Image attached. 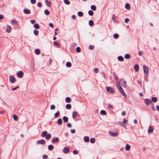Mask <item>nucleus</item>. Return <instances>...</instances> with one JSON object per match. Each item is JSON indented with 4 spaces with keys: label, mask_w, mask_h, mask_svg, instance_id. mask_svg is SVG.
Here are the masks:
<instances>
[{
    "label": "nucleus",
    "mask_w": 159,
    "mask_h": 159,
    "mask_svg": "<svg viewBox=\"0 0 159 159\" xmlns=\"http://www.w3.org/2000/svg\"><path fill=\"white\" fill-rule=\"evenodd\" d=\"M91 9L93 11H95L96 9V7L95 5H92L91 7Z\"/></svg>",
    "instance_id": "f704fd0d"
},
{
    "label": "nucleus",
    "mask_w": 159,
    "mask_h": 159,
    "mask_svg": "<svg viewBox=\"0 0 159 159\" xmlns=\"http://www.w3.org/2000/svg\"><path fill=\"white\" fill-rule=\"evenodd\" d=\"M67 126L69 128H70L71 127V125L70 123H68L67 124Z\"/></svg>",
    "instance_id": "bf43d9fd"
},
{
    "label": "nucleus",
    "mask_w": 159,
    "mask_h": 159,
    "mask_svg": "<svg viewBox=\"0 0 159 159\" xmlns=\"http://www.w3.org/2000/svg\"><path fill=\"white\" fill-rule=\"evenodd\" d=\"M143 52L141 51H140L139 52V56H142L143 55Z\"/></svg>",
    "instance_id": "774afa93"
},
{
    "label": "nucleus",
    "mask_w": 159,
    "mask_h": 159,
    "mask_svg": "<svg viewBox=\"0 0 159 159\" xmlns=\"http://www.w3.org/2000/svg\"><path fill=\"white\" fill-rule=\"evenodd\" d=\"M127 121V120L125 118L123 120V123L124 124L126 123Z\"/></svg>",
    "instance_id": "69168bd1"
},
{
    "label": "nucleus",
    "mask_w": 159,
    "mask_h": 159,
    "mask_svg": "<svg viewBox=\"0 0 159 159\" xmlns=\"http://www.w3.org/2000/svg\"><path fill=\"white\" fill-rule=\"evenodd\" d=\"M30 22L32 24H34L35 22V20H30Z\"/></svg>",
    "instance_id": "338daca9"
},
{
    "label": "nucleus",
    "mask_w": 159,
    "mask_h": 159,
    "mask_svg": "<svg viewBox=\"0 0 159 159\" xmlns=\"http://www.w3.org/2000/svg\"><path fill=\"white\" fill-rule=\"evenodd\" d=\"M88 13L90 16H92L93 14V12L91 10H89L88 11Z\"/></svg>",
    "instance_id": "ea45409f"
},
{
    "label": "nucleus",
    "mask_w": 159,
    "mask_h": 159,
    "mask_svg": "<svg viewBox=\"0 0 159 159\" xmlns=\"http://www.w3.org/2000/svg\"><path fill=\"white\" fill-rule=\"evenodd\" d=\"M60 115V112L59 111H57V112L54 114V117L55 118L57 117H58Z\"/></svg>",
    "instance_id": "412c9836"
},
{
    "label": "nucleus",
    "mask_w": 159,
    "mask_h": 159,
    "mask_svg": "<svg viewBox=\"0 0 159 159\" xmlns=\"http://www.w3.org/2000/svg\"><path fill=\"white\" fill-rule=\"evenodd\" d=\"M100 114L102 115H105L106 114V113L105 111L104 110H102L100 111Z\"/></svg>",
    "instance_id": "a19ab883"
},
{
    "label": "nucleus",
    "mask_w": 159,
    "mask_h": 159,
    "mask_svg": "<svg viewBox=\"0 0 159 159\" xmlns=\"http://www.w3.org/2000/svg\"><path fill=\"white\" fill-rule=\"evenodd\" d=\"M113 37L115 39H117L119 37V35L117 34H114Z\"/></svg>",
    "instance_id": "49530a36"
},
{
    "label": "nucleus",
    "mask_w": 159,
    "mask_h": 159,
    "mask_svg": "<svg viewBox=\"0 0 159 159\" xmlns=\"http://www.w3.org/2000/svg\"><path fill=\"white\" fill-rule=\"evenodd\" d=\"M53 44L55 45H56L57 46H58L59 45L58 43L56 42V41H55L54 42Z\"/></svg>",
    "instance_id": "13d9d810"
},
{
    "label": "nucleus",
    "mask_w": 159,
    "mask_h": 159,
    "mask_svg": "<svg viewBox=\"0 0 159 159\" xmlns=\"http://www.w3.org/2000/svg\"><path fill=\"white\" fill-rule=\"evenodd\" d=\"M94 71L96 73H97L98 72V69L97 68H95L94 69Z\"/></svg>",
    "instance_id": "0e129e2a"
},
{
    "label": "nucleus",
    "mask_w": 159,
    "mask_h": 159,
    "mask_svg": "<svg viewBox=\"0 0 159 159\" xmlns=\"http://www.w3.org/2000/svg\"><path fill=\"white\" fill-rule=\"evenodd\" d=\"M76 51L77 52H79L80 51V48L79 47H77L76 48Z\"/></svg>",
    "instance_id": "09e8293b"
},
{
    "label": "nucleus",
    "mask_w": 159,
    "mask_h": 159,
    "mask_svg": "<svg viewBox=\"0 0 159 159\" xmlns=\"http://www.w3.org/2000/svg\"><path fill=\"white\" fill-rule=\"evenodd\" d=\"M145 103L147 105H148L150 103H152L151 101H149L148 99H146L145 100Z\"/></svg>",
    "instance_id": "9b49d317"
},
{
    "label": "nucleus",
    "mask_w": 159,
    "mask_h": 159,
    "mask_svg": "<svg viewBox=\"0 0 159 159\" xmlns=\"http://www.w3.org/2000/svg\"><path fill=\"white\" fill-rule=\"evenodd\" d=\"M45 1L47 5L49 7H50L51 4V2L48 1V0H45Z\"/></svg>",
    "instance_id": "5701e85b"
},
{
    "label": "nucleus",
    "mask_w": 159,
    "mask_h": 159,
    "mask_svg": "<svg viewBox=\"0 0 159 159\" xmlns=\"http://www.w3.org/2000/svg\"><path fill=\"white\" fill-rule=\"evenodd\" d=\"M152 101L153 102H156L157 101V98L156 97H153L152 98Z\"/></svg>",
    "instance_id": "4c0bfd02"
},
{
    "label": "nucleus",
    "mask_w": 159,
    "mask_h": 159,
    "mask_svg": "<svg viewBox=\"0 0 159 159\" xmlns=\"http://www.w3.org/2000/svg\"><path fill=\"white\" fill-rule=\"evenodd\" d=\"M89 25L90 26H93V22L92 20H90L89 21Z\"/></svg>",
    "instance_id": "72a5a7b5"
},
{
    "label": "nucleus",
    "mask_w": 159,
    "mask_h": 159,
    "mask_svg": "<svg viewBox=\"0 0 159 159\" xmlns=\"http://www.w3.org/2000/svg\"><path fill=\"white\" fill-rule=\"evenodd\" d=\"M63 120L65 122H67L68 120V117L66 116H64L63 117Z\"/></svg>",
    "instance_id": "a878e982"
},
{
    "label": "nucleus",
    "mask_w": 159,
    "mask_h": 159,
    "mask_svg": "<svg viewBox=\"0 0 159 159\" xmlns=\"http://www.w3.org/2000/svg\"><path fill=\"white\" fill-rule=\"evenodd\" d=\"M44 13H45V14L47 15H49L50 14V12L49 11H48V10H47V9L45 10Z\"/></svg>",
    "instance_id": "37998d69"
},
{
    "label": "nucleus",
    "mask_w": 159,
    "mask_h": 159,
    "mask_svg": "<svg viewBox=\"0 0 159 159\" xmlns=\"http://www.w3.org/2000/svg\"><path fill=\"white\" fill-rule=\"evenodd\" d=\"M135 70L136 71H138L139 70V67L138 64L135 65L134 67Z\"/></svg>",
    "instance_id": "b1692460"
},
{
    "label": "nucleus",
    "mask_w": 159,
    "mask_h": 159,
    "mask_svg": "<svg viewBox=\"0 0 159 159\" xmlns=\"http://www.w3.org/2000/svg\"><path fill=\"white\" fill-rule=\"evenodd\" d=\"M69 151V148L68 147H65L63 149V152L65 153H67Z\"/></svg>",
    "instance_id": "4468645a"
},
{
    "label": "nucleus",
    "mask_w": 159,
    "mask_h": 159,
    "mask_svg": "<svg viewBox=\"0 0 159 159\" xmlns=\"http://www.w3.org/2000/svg\"><path fill=\"white\" fill-rule=\"evenodd\" d=\"M30 2L32 4H34L36 3V0H30Z\"/></svg>",
    "instance_id": "603ef678"
},
{
    "label": "nucleus",
    "mask_w": 159,
    "mask_h": 159,
    "mask_svg": "<svg viewBox=\"0 0 159 159\" xmlns=\"http://www.w3.org/2000/svg\"><path fill=\"white\" fill-rule=\"evenodd\" d=\"M45 141L43 139H41V140H39L37 141V143L38 144H44L45 143Z\"/></svg>",
    "instance_id": "0eeeda50"
},
{
    "label": "nucleus",
    "mask_w": 159,
    "mask_h": 159,
    "mask_svg": "<svg viewBox=\"0 0 159 159\" xmlns=\"http://www.w3.org/2000/svg\"><path fill=\"white\" fill-rule=\"evenodd\" d=\"M120 92L122 95L125 97L126 96V94L125 93L124 90L122 89V88L118 90Z\"/></svg>",
    "instance_id": "6e6552de"
},
{
    "label": "nucleus",
    "mask_w": 159,
    "mask_h": 159,
    "mask_svg": "<svg viewBox=\"0 0 159 159\" xmlns=\"http://www.w3.org/2000/svg\"><path fill=\"white\" fill-rule=\"evenodd\" d=\"M47 132L46 131H43L42 134V136L43 137H45L47 134Z\"/></svg>",
    "instance_id": "4be33fe9"
},
{
    "label": "nucleus",
    "mask_w": 159,
    "mask_h": 159,
    "mask_svg": "<svg viewBox=\"0 0 159 159\" xmlns=\"http://www.w3.org/2000/svg\"><path fill=\"white\" fill-rule=\"evenodd\" d=\"M19 87L18 86H16L15 88H13L12 89V90L13 91L16 90Z\"/></svg>",
    "instance_id": "052dcab7"
},
{
    "label": "nucleus",
    "mask_w": 159,
    "mask_h": 159,
    "mask_svg": "<svg viewBox=\"0 0 159 159\" xmlns=\"http://www.w3.org/2000/svg\"><path fill=\"white\" fill-rule=\"evenodd\" d=\"M12 24L13 25L16 24V25H18V24L17 22V21L15 20H12L11 21Z\"/></svg>",
    "instance_id": "c85d7f7f"
},
{
    "label": "nucleus",
    "mask_w": 159,
    "mask_h": 159,
    "mask_svg": "<svg viewBox=\"0 0 159 159\" xmlns=\"http://www.w3.org/2000/svg\"><path fill=\"white\" fill-rule=\"evenodd\" d=\"M153 131V128L151 126H150L148 130V132L149 134L152 133Z\"/></svg>",
    "instance_id": "39448f33"
},
{
    "label": "nucleus",
    "mask_w": 159,
    "mask_h": 159,
    "mask_svg": "<svg viewBox=\"0 0 159 159\" xmlns=\"http://www.w3.org/2000/svg\"><path fill=\"white\" fill-rule=\"evenodd\" d=\"M118 60L120 61H122L124 60L123 57L121 56H119L118 57Z\"/></svg>",
    "instance_id": "7c9ffc66"
},
{
    "label": "nucleus",
    "mask_w": 159,
    "mask_h": 159,
    "mask_svg": "<svg viewBox=\"0 0 159 159\" xmlns=\"http://www.w3.org/2000/svg\"><path fill=\"white\" fill-rule=\"evenodd\" d=\"M13 118L15 120H17L18 119V117L16 115H14L13 116Z\"/></svg>",
    "instance_id": "79ce46f5"
},
{
    "label": "nucleus",
    "mask_w": 159,
    "mask_h": 159,
    "mask_svg": "<svg viewBox=\"0 0 159 159\" xmlns=\"http://www.w3.org/2000/svg\"><path fill=\"white\" fill-rule=\"evenodd\" d=\"M55 107L54 105H51V106L50 107V108L51 110H53L55 109Z\"/></svg>",
    "instance_id": "8fccbe9b"
},
{
    "label": "nucleus",
    "mask_w": 159,
    "mask_h": 159,
    "mask_svg": "<svg viewBox=\"0 0 159 159\" xmlns=\"http://www.w3.org/2000/svg\"><path fill=\"white\" fill-rule=\"evenodd\" d=\"M51 134H48L46 136V138L47 139H49L51 138Z\"/></svg>",
    "instance_id": "2f4dec72"
},
{
    "label": "nucleus",
    "mask_w": 159,
    "mask_h": 159,
    "mask_svg": "<svg viewBox=\"0 0 159 159\" xmlns=\"http://www.w3.org/2000/svg\"><path fill=\"white\" fill-rule=\"evenodd\" d=\"M66 109H70L71 108V105L70 104H66Z\"/></svg>",
    "instance_id": "473e14b6"
},
{
    "label": "nucleus",
    "mask_w": 159,
    "mask_h": 159,
    "mask_svg": "<svg viewBox=\"0 0 159 159\" xmlns=\"http://www.w3.org/2000/svg\"><path fill=\"white\" fill-rule=\"evenodd\" d=\"M108 107L109 109H111L113 107L110 104H109L108 106Z\"/></svg>",
    "instance_id": "864d4df0"
},
{
    "label": "nucleus",
    "mask_w": 159,
    "mask_h": 159,
    "mask_svg": "<svg viewBox=\"0 0 159 159\" xmlns=\"http://www.w3.org/2000/svg\"><path fill=\"white\" fill-rule=\"evenodd\" d=\"M34 27L36 29H38L39 28V24H35L34 25Z\"/></svg>",
    "instance_id": "e433bc0d"
},
{
    "label": "nucleus",
    "mask_w": 159,
    "mask_h": 159,
    "mask_svg": "<svg viewBox=\"0 0 159 159\" xmlns=\"http://www.w3.org/2000/svg\"><path fill=\"white\" fill-rule=\"evenodd\" d=\"M70 131L72 134L75 133V129H71L70 130Z\"/></svg>",
    "instance_id": "e2e57ef3"
},
{
    "label": "nucleus",
    "mask_w": 159,
    "mask_h": 159,
    "mask_svg": "<svg viewBox=\"0 0 159 159\" xmlns=\"http://www.w3.org/2000/svg\"><path fill=\"white\" fill-rule=\"evenodd\" d=\"M125 8L128 10H129L130 9V6L128 3H127L125 5Z\"/></svg>",
    "instance_id": "cd10ccee"
},
{
    "label": "nucleus",
    "mask_w": 159,
    "mask_h": 159,
    "mask_svg": "<svg viewBox=\"0 0 159 159\" xmlns=\"http://www.w3.org/2000/svg\"><path fill=\"white\" fill-rule=\"evenodd\" d=\"M66 66L67 67H70L71 66V64L70 62H68L66 63Z\"/></svg>",
    "instance_id": "c9c22d12"
},
{
    "label": "nucleus",
    "mask_w": 159,
    "mask_h": 159,
    "mask_svg": "<svg viewBox=\"0 0 159 159\" xmlns=\"http://www.w3.org/2000/svg\"><path fill=\"white\" fill-rule=\"evenodd\" d=\"M48 149L49 150H52L53 149V146L52 145H50L48 146Z\"/></svg>",
    "instance_id": "bb28decb"
},
{
    "label": "nucleus",
    "mask_w": 159,
    "mask_h": 159,
    "mask_svg": "<svg viewBox=\"0 0 159 159\" xmlns=\"http://www.w3.org/2000/svg\"><path fill=\"white\" fill-rule=\"evenodd\" d=\"M129 21V20L128 18H126L125 19V23H127Z\"/></svg>",
    "instance_id": "680f3d73"
},
{
    "label": "nucleus",
    "mask_w": 159,
    "mask_h": 159,
    "mask_svg": "<svg viewBox=\"0 0 159 159\" xmlns=\"http://www.w3.org/2000/svg\"><path fill=\"white\" fill-rule=\"evenodd\" d=\"M109 134L110 135L112 136H116L118 135V133H114L112 132H109Z\"/></svg>",
    "instance_id": "9d476101"
},
{
    "label": "nucleus",
    "mask_w": 159,
    "mask_h": 159,
    "mask_svg": "<svg viewBox=\"0 0 159 159\" xmlns=\"http://www.w3.org/2000/svg\"><path fill=\"white\" fill-rule=\"evenodd\" d=\"M65 100L66 102L69 103L70 102L71 99L70 97H67L66 98Z\"/></svg>",
    "instance_id": "aec40b11"
},
{
    "label": "nucleus",
    "mask_w": 159,
    "mask_h": 159,
    "mask_svg": "<svg viewBox=\"0 0 159 159\" xmlns=\"http://www.w3.org/2000/svg\"><path fill=\"white\" fill-rule=\"evenodd\" d=\"M77 113L76 111H74L72 113V117L74 119H75L76 116L77 115Z\"/></svg>",
    "instance_id": "f3484780"
},
{
    "label": "nucleus",
    "mask_w": 159,
    "mask_h": 159,
    "mask_svg": "<svg viewBox=\"0 0 159 159\" xmlns=\"http://www.w3.org/2000/svg\"><path fill=\"white\" fill-rule=\"evenodd\" d=\"M11 29H12V28H11V27L8 25H7V28H6V31L7 32V33H10L11 30Z\"/></svg>",
    "instance_id": "1a4fd4ad"
},
{
    "label": "nucleus",
    "mask_w": 159,
    "mask_h": 159,
    "mask_svg": "<svg viewBox=\"0 0 159 159\" xmlns=\"http://www.w3.org/2000/svg\"><path fill=\"white\" fill-rule=\"evenodd\" d=\"M125 58L126 59H129L130 58V56L129 54H127L125 55Z\"/></svg>",
    "instance_id": "393cba45"
},
{
    "label": "nucleus",
    "mask_w": 159,
    "mask_h": 159,
    "mask_svg": "<svg viewBox=\"0 0 159 159\" xmlns=\"http://www.w3.org/2000/svg\"><path fill=\"white\" fill-rule=\"evenodd\" d=\"M64 2L67 5H69L70 3V2L68 0H64Z\"/></svg>",
    "instance_id": "a18cd8bd"
},
{
    "label": "nucleus",
    "mask_w": 159,
    "mask_h": 159,
    "mask_svg": "<svg viewBox=\"0 0 159 159\" xmlns=\"http://www.w3.org/2000/svg\"><path fill=\"white\" fill-rule=\"evenodd\" d=\"M122 85L124 87H126V84L125 81L123 79H121L120 80Z\"/></svg>",
    "instance_id": "423d86ee"
},
{
    "label": "nucleus",
    "mask_w": 159,
    "mask_h": 159,
    "mask_svg": "<svg viewBox=\"0 0 159 159\" xmlns=\"http://www.w3.org/2000/svg\"><path fill=\"white\" fill-rule=\"evenodd\" d=\"M73 153L75 155H76L78 153V152L76 150H74L73 151Z\"/></svg>",
    "instance_id": "3c124183"
},
{
    "label": "nucleus",
    "mask_w": 159,
    "mask_h": 159,
    "mask_svg": "<svg viewBox=\"0 0 159 159\" xmlns=\"http://www.w3.org/2000/svg\"><path fill=\"white\" fill-rule=\"evenodd\" d=\"M90 142L92 143H93L95 142V139L93 138H92L90 139Z\"/></svg>",
    "instance_id": "c03bdc74"
},
{
    "label": "nucleus",
    "mask_w": 159,
    "mask_h": 159,
    "mask_svg": "<svg viewBox=\"0 0 159 159\" xmlns=\"http://www.w3.org/2000/svg\"><path fill=\"white\" fill-rule=\"evenodd\" d=\"M9 79L10 82L12 83H15L16 81V80L15 77L13 76L12 75H10L9 77Z\"/></svg>",
    "instance_id": "f257e3e1"
},
{
    "label": "nucleus",
    "mask_w": 159,
    "mask_h": 159,
    "mask_svg": "<svg viewBox=\"0 0 159 159\" xmlns=\"http://www.w3.org/2000/svg\"><path fill=\"white\" fill-rule=\"evenodd\" d=\"M116 86L117 89L119 90L122 88L120 83L119 82H117L116 83Z\"/></svg>",
    "instance_id": "2eb2a0df"
},
{
    "label": "nucleus",
    "mask_w": 159,
    "mask_h": 159,
    "mask_svg": "<svg viewBox=\"0 0 159 159\" xmlns=\"http://www.w3.org/2000/svg\"><path fill=\"white\" fill-rule=\"evenodd\" d=\"M106 89L107 91L111 93H113L114 92L113 89L111 87H107Z\"/></svg>",
    "instance_id": "7ed1b4c3"
},
{
    "label": "nucleus",
    "mask_w": 159,
    "mask_h": 159,
    "mask_svg": "<svg viewBox=\"0 0 159 159\" xmlns=\"http://www.w3.org/2000/svg\"><path fill=\"white\" fill-rule=\"evenodd\" d=\"M43 158L44 159H47L48 158V156L46 154H44L43 156Z\"/></svg>",
    "instance_id": "5fc2aeb1"
},
{
    "label": "nucleus",
    "mask_w": 159,
    "mask_h": 159,
    "mask_svg": "<svg viewBox=\"0 0 159 159\" xmlns=\"http://www.w3.org/2000/svg\"><path fill=\"white\" fill-rule=\"evenodd\" d=\"M23 12L25 14H30V10L28 9H24Z\"/></svg>",
    "instance_id": "f8f14e48"
},
{
    "label": "nucleus",
    "mask_w": 159,
    "mask_h": 159,
    "mask_svg": "<svg viewBox=\"0 0 159 159\" xmlns=\"http://www.w3.org/2000/svg\"><path fill=\"white\" fill-rule=\"evenodd\" d=\"M89 48L91 50H93L94 49V47L93 45H90L89 47Z\"/></svg>",
    "instance_id": "4d7b16f0"
},
{
    "label": "nucleus",
    "mask_w": 159,
    "mask_h": 159,
    "mask_svg": "<svg viewBox=\"0 0 159 159\" xmlns=\"http://www.w3.org/2000/svg\"><path fill=\"white\" fill-rule=\"evenodd\" d=\"M34 32L35 35H37L39 34V31L36 30H34Z\"/></svg>",
    "instance_id": "de8ad7c7"
},
{
    "label": "nucleus",
    "mask_w": 159,
    "mask_h": 159,
    "mask_svg": "<svg viewBox=\"0 0 159 159\" xmlns=\"http://www.w3.org/2000/svg\"><path fill=\"white\" fill-rule=\"evenodd\" d=\"M130 146L129 144H126V146L125 147V149L126 151H128L130 150Z\"/></svg>",
    "instance_id": "ddd939ff"
},
{
    "label": "nucleus",
    "mask_w": 159,
    "mask_h": 159,
    "mask_svg": "<svg viewBox=\"0 0 159 159\" xmlns=\"http://www.w3.org/2000/svg\"><path fill=\"white\" fill-rule=\"evenodd\" d=\"M58 141V138L57 137H56L54 139H52V143H54L55 142H57Z\"/></svg>",
    "instance_id": "a211bd4d"
},
{
    "label": "nucleus",
    "mask_w": 159,
    "mask_h": 159,
    "mask_svg": "<svg viewBox=\"0 0 159 159\" xmlns=\"http://www.w3.org/2000/svg\"><path fill=\"white\" fill-rule=\"evenodd\" d=\"M37 6L39 7H41L42 6V4L41 2H39L37 3Z\"/></svg>",
    "instance_id": "6e6d98bb"
},
{
    "label": "nucleus",
    "mask_w": 159,
    "mask_h": 159,
    "mask_svg": "<svg viewBox=\"0 0 159 159\" xmlns=\"http://www.w3.org/2000/svg\"><path fill=\"white\" fill-rule=\"evenodd\" d=\"M143 69L144 72L145 74H148V69L146 66L145 65L143 66Z\"/></svg>",
    "instance_id": "20e7f679"
},
{
    "label": "nucleus",
    "mask_w": 159,
    "mask_h": 159,
    "mask_svg": "<svg viewBox=\"0 0 159 159\" xmlns=\"http://www.w3.org/2000/svg\"><path fill=\"white\" fill-rule=\"evenodd\" d=\"M84 141L86 142H88L89 141V139L88 136H85L84 138Z\"/></svg>",
    "instance_id": "dca6fc26"
},
{
    "label": "nucleus",
    "mask_w": 159,
    "mask_h": 159,
    "mask_svg": "<svg viewBox=\"0 0 159 159\" xmlns=\"http://www.w3.org/2000/svg\"><path fill=\"white\" fill-rule=\"evenodd\" d=\"M17 76L19 78H22L23 75V73L22 71H20L16 73Z\"/></svg>",
    "instance_id": "f03ea898"
},
{
    "label": "nucleus",
    "mask_w": 159,
    "mask_h": 159,
    "mask_svg": "<svg viewBox=\"0 0 159 159\" xmlns=\"http://www.w3.org/2000/svg\"><path fill=\"white\" fill-rule=\"evenodd\" d=\"M78 16H79L81 17L83 16V14L82 12L79 11L78 13Z\"/></svg>",
    "instance_id": "58836bf2"
},
{
    "label": "nucleus",
    "mask_w": 159,
    "mask_h": 159,
    "mask_svg": "<svg viewBox=\"0 0 159 159\" xmlns=\"http://www.w3.org/2000/svg\"><path fill=\"white\" fill-rule=\"evenodd\" d=\"M35 52L37 55H38L40 54V50L38 49H36L35 50Z\"/></svg>",
    "instance_id": "c756f323"
},
{
    "label": "nucleus",
    "mask_w": 159,
    "mask_h": 159,
    "mask_svg": "<svg viewBox=\"0 0 159 159\" xmlns=\"http://www.w3.org/2000/svg\"><path fill=\"white\" fill-rule=\"evenodd\" d=\"M62 120L61 119H58L57 121V124L59 125H61L62 124Z\"/></svg>",
    "instance_id": "6ab92c4d"
}]
</instances>
